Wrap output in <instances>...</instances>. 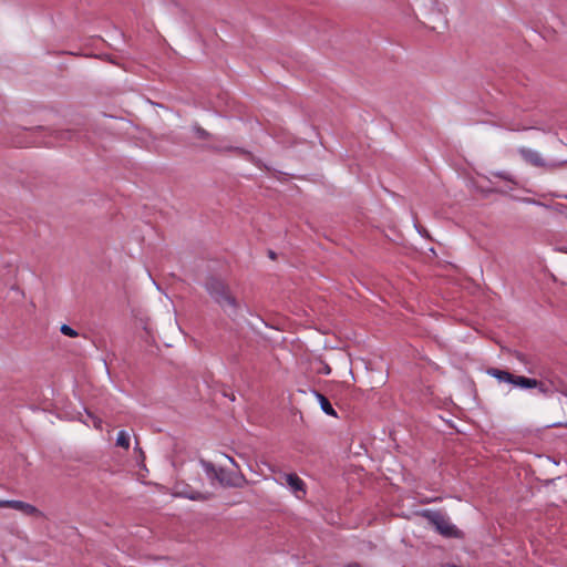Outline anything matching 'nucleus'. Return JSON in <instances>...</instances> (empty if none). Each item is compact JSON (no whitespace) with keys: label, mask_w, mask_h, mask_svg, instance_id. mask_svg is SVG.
Listing matches in <instances>:
<instances>
[{"label":"nucleus","mask_w":567,"mask_h":567,"mask_svg":"<svg viewBox=\"0 0 567 567\" xmlns=\"http://www.w3.org/2000/svg\"><path fill=\"white\" fill-rule=\"evenodd\" d=\"M486 372L499 382L509 383L516 388L524 390L537 389L544 396H551L556 392V388L553 382H545L534 378L517 375L498 368H488Z\"/></svg>","instance_id":"nucleus-1"},{"label":"nucleus","mask_w":567,"mask_h":567,"mask_svg":"<svg viewBox=\"0 0 567 567\" xmlns=\"http://www.w3.org/2000/svg\"><path fill=\"white\" fill-rule=\"evenodd\" d=\"M205 288L210 297L226 310L228 315H236L239 308L237 299L233 296L229 286L220 278L210 277L205 282Z\"/></svg>","instance_id":"nucleus-2"},{"label":"nucleus","mask_w":567,"mask_h":567,"mask_svg":"<svg viewBox=\"0 0 567 567\" xmlns=\"http://www.w3.org/2000/svg\"><path fill=\"white\" fill-rule=\"evenodd\" d=\"M421 515L435 528V530L446 538L462 539L464 533L455 525L451 524L449 519L439 511L425 509Z\"/></svg>","instance_id":"nucleus-3"},{"label":"nucleus","mask_w":567,"mask_h":567,"mask_svg":"<svg viewBox=\"0 0 567 567\" xmlns=\"http://www.w3.org/2000/svg\"><path fill=\"white\" fill-rule=\"evenodd\" d=\"M518 154L528 165L547 172H554L567 164V161H547L538 151L525 146L518 148Z\"/></svg>","instance_id":"nucleus-4"},{"label":"nucleus","mask_w":567,"mask_h":567,"mask_svg":"<svg viewBox=\"0 0 567 567\" xmlns=\"http://www.w3.org/2000/svg\"><path fill=\"white\" fill-rule=\"evenodd\" d=\"M216 481L224 487L241 488L248 484V480L243 474L230 472L223 467L218 468Z\"/></svg>","instance_id":"nucleus-5"},{"label":"nucleus","mask_w":567,"mask_h":567,"mask_svg":"<svg viewBox=\"0 0 567 567\" xmlns=\"http://www.w3.org/2000/svg\"><path fill=\"white\" fill-rule=\"evenodd\" d=\"M175 495L184 498H188L190 501H199L205 502L213 497L212 493H202L198 491L193 489L188 485L181 486L179 484L175 485Z\"/></svg>","instance_id":"nucleus-6"},{"label":"nucleus","mask_w":567,"mask_h":567,"mask_svg":"<svg viewBox=\"0 0 567 567\" xmlns=\"http://www.w3.org/2000/svg\"><path fill=\"white\" fill-rule=\"evenodd\" d=\"M9 507L24 513L28 516L40 515L41 512L33 505L22 501H0V508Z\"/></svg>","instance_id":"nucleus-7"},{"label":"nucleus","mask_w":567,"mask_h":567,"mask_svg":"<svg viewBox=\"0 0 567 567\" xmlns=\"http://www.w3.org/2000/svg\"><path fill=\"white\" fill-rule=\"evenodd\" d=\"M286 482L288 486L295 492H306L303 481L296 474L290 473L286 475Z\"/></svg>","instance_id":"nucleus-8"},{"label":"nucleus","mask_w":567,"mask_h":567,"mask_svg":"<svg viewBox=\"0 0 567 567\" xmlns=\"http://www.w3.org/2000/svg\"><path fill=\"white\" fill-rule=\"evenodd\" d=\"M316 396H317V399H318V401L320 403V406H321L322 411L326 414L336 417L337 416V412L333 409L332 404L330 403L329 399L326 395H323L322 393H320V392H316Z\"/></svg>","instance_id":"nucleus-9"},{"label":"nucleus","mask_w":567,"mask_h":567,"mask_svg":"<svg viewBox=\"0 0 567 567\" xmlns=\"http://www.w3.org/2000/svg\"><path fill=\"white\" fill-rule=\"evenodd\" d=\"M350 362L352 365L354 364L355 367H362L365 370H374L375 369L373 367L371 357H355V360L354 361L351 360Z\"/></svg>","instance_id":"nucleus-10"},{"label":"nucleus","mask_w":567,"mask_h":567,"mask_svg":"<svg viewBox=\"0 0 567 567\" xmlns=\"http://www.w3.org/2000/svg\"><path fill=\"white\" fill-rule=\"evenodd\" d=\"M199 463L212 480H217L218 468L212 462L200 458Z\"/></svg>","instance_id":"nucleus-11"},{"label":"nucleus","mask_w":567,"mask_h":567,"mask_svg":"<svg viewBox=\"0 0 567 567\" xmlns=\"http://www.w3.org/2000/svg\"><path fill=\"white\" fill-rule=\"evenodd\" d=\"M116 445L127 450L130 447V436L125 431H120L116 437Z\"/></svg>","instance_id":"nucleus-12"},{"label":"nucleus","mask_w":567,"mask_h":567,"mask_svg":"<svg viewBox=\"0 0 567 567\" xmlns=\"http://www.w3.org/2000/svg\"><path fill=\"white\" fill-rule=\"evenodd\" d=\"M60 331L64 334V336H68L70 338H75L78 337V332L71 328L70 326L68 324H62L61 328H60Z\"/></svg>","instance_id":"nucleus-13"},{"label":"nucleus","mask_w":567,"mask_h":567,"mask_svg":"<svg viewBox=\"0 0 567 567\" xmlns=\"http://www.w3.org/2000/svg\"><path fill=\"white\" fill-rule=\"evenodd\" d=\"M86 413L87 416L92 420L93 426L97 430H102V420L90 411H86Z\"/></svg>","instance_id":"nucleus-14"},{"label":"nucleus","mask_w":567,"mask_h":567,"mask_svg":"<svg viewBox=\"0 0 567 567\" xmlns=\"http://www.w3.org/2000/svg\"><path fill=\"white\" fill-rule=\"evenodd\" d=\"M194 131H195L196 136L198 138H208V137H210V134L206 130H204L203 127H200L198 125L194 126Z\"/></svg>","instance_id":"nucleus-15"},{"label":"nucleus","mask_w":567,"mask_h":567,"mask_svg":"<svg viewBox=\"0 0 567 567\" xmlns=\"http://www.w3.org/2000/svg\"><path fill=\"white\" fill-rule=\"evenodd\" d=\"M223 395H224L225 398H228L230 401H235V399H236L235 393H234V392H231V391L229 392V391H227L226 389H225V390H223Z\"/></svg>","instance_id":"nucleus-16"},{"label":"nucleus","mask_w":567,"mask_h":567,"mask_svg":"<svg viewBox=\"0 0 567 567\" xmlns=\"http://www.w3.org/2000/svg\"><path fill=\"white\" fill-rule=\"evenodd\" d=\"M375 358L379 360L377 369L382 370L385 367V364L383 362V357L379 355V357H375Z\"/></svg>","instance_id":"nucleus-17"},{"label":"nucleus","mask_w":567,"mask_h":567,"mask_svg":"<svg viewBox=\"0 0 567 567\" xmlns=\"http://www.w3.org/2000/svg\"><path fill=\"white\" fill-rule=\"evenodd\" d=\"M135 451L138 452L140 456L144 460L145 458V455H144V452L143 450L138 446V443H136L135 445Z\"/></svg>","instance_id":"nucleus-18"},{"label":"nucleus","mask_w":567,"mask_h":567,"mask_svg":"<svg viewBox=\"0 0 567 567\" xmlns=\"http://www.w3.org/2000/svg\"><path fill=\"white\" fill-rule=\"evenodd\" d=\"M553 426L567 427V423H556Z\"/></svg>","instance_id":"nucleus-19"},{"label":"nucleus","mask_w":567,"mask_h":567,"mask_svg":"<svg viewBox=\"0 0 567 567\" xmlns=\"http://www.w3.org/2000/svg\"><path fill=\"white\" fill-rule=\"evenodd\" d=\"M346 567H362V566L358 563H352V564L347 565Z\"/></svg>","instance_id":"nucleus-20"},{"label":"nucleus","mask_w":567,"mask_h":567,"mask_svg":"<svg viewBox=\"0 0 567 567\" xmlns=\"http://www.w3.org/2000/svg\"><path fill=\"white\" fill-rule=\"evenodd\" d=\"M103 362H104V365H105L107 369H109V368H110V365L112 364V361H107V360H105V359L103 360Z\"/></svg>","instance_id":"nucleus-21"},{"label":"nucleus","mask_w":567,"mask_h":567,"mask_svg":"<svg viewBox=\"0 0 567 567\" xmlns=\"http://www.w3.org/2000/svg\"><path fill=\"white\" fill-rule=\"evenodd\" d=\"M497 176H498V177H501V178H504V179H509V178H508L505 174H503V173H502V174H497Z\"/></svg>","instance_id":"nucleus-22"},{"label":"nucleus","mask_w":567,"mask_h":567,"mask_svg":"<svg viewBox=\"0 0 567 567\" xmlns=\"http://www.w3.org/2000/svg\"><path fill=\"white\" fill-rule=\"evenodd\" d=\"M446 567H460V566L454 565V564H450V565H447Z\"/></svg>","instance_id":"nucleus-23"},{"label":"nucleus","mask_w":567,"mask_h":567,"mask_svg":"<svg viewBox=\"0 0 567 567\" xmlns=\"http://www.w3.org/2000/svg\"><path fill=\"white\" fill-rule=\"evenodd\" d=\"M62 135H68V137H70V132L61 133V136H62Z\"/></svg>","instance_id":"nucleus-24"}]
</instances>
